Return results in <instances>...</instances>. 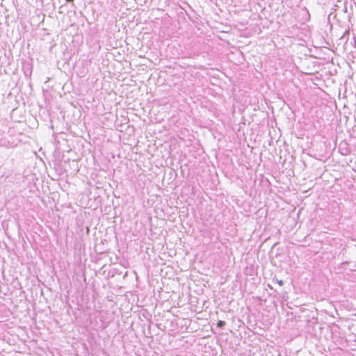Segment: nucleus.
Segmentation results:
<instances>
[{
	"label": "nucleus",
	"mask_w": 356,
	"mask_h": 356,
	"mask_svg": "<svg viewBox=\"0 0 356 356\" xmlns=\"http://www.w3.org/2000/svg\"><path fill=\"white\" fill-rule=\"evenodd\" d=\"M227 153L224 152V175L227 177L231 178L235 175V168L233 163L232 156L234 155L232 149L226 151Z\"/></svg>",
	"instance_id": "f257e3e1"
},
{
	"label": "nucleus",
	"mask_w": 356,
	"mask_h": 356,
	"mask_svg": "<svg viewBox=\"0 0 356 356\" xmlns=\"http://www.w3.org/2000/svg\"><path fill=\"white\" fill-rule=\"evenodd\" d=\"M339 152L341 155L346 156L350 154L351 149L349 147L348 143L343 140L339 145Z\"/></svg>",
	"instance_id": "f03ea898"
},
{
	"label": "nucleus",
	"mask_w": 356,
	"mask_h": 356,
	"mask_svg": "<svg viewBox=\"0 0 356 356\" xmlns=\"http://www.w3.org/2000/svg\"><path fill=\"white\" fill-rule=\"evenodd\" d=\"M216 343L219 345L220 349H221V352L222 353V337L220 334H219L218 336H216Z\"/></svg>",
	"instance_id": "7ed1b4c3"
},
{
	"label": "nucleus",
	"mask_w": 356,
	"mask_h": 356,
	"mask_svg": "<svg viewBox=\"0 0 356 356\" xmlns=\"http://www.w3.org/2000/svg\"><path fill=\"white\" fill-rule=\"evenodd\" d=\"M144 334L147 337H152V332H151V324H150V323L147 325V332L146 333L144 331Z\"/></svg>",
	"instance_id": "20e7f679"
},
{
	"label": "nucleus",
	"mask_w": 356,
	"mask_h": 356,
	"mask_svg": "<svg viewBox=\"0 0 356 356\" xmlns=\"http://www.w3.org/2000/svg\"><path fill=\"white\" fill-rule=\"evenodd\" d=\"M31 74H32L31 67H27L26 70H24V75L26 76H31Z\"/></svg>",
	"instance_id": "39448f33"
},
{
	"label": "nucleus",
	"mask_w": 356,
	"mask_h": 356,
	"mask_svg": "<svg viewBox=\"0 0 356 356\" xmlns=\"http://www.w3.org/2000/svg\"><path fill=\"white\" fill-rule=\"evenodd\" d=\"M231 30V27L227 24H224V33H229Z\"/></svg>",
	"instance_id": "423d86ee"
},
{
	"label": "nucleus",
	"mask_w": 356,
	"mask_h": 356,
	"mask_svg": "<svg viewBox=\"0 0 356 356\" xmlns=\"http://www.w3.org/2000/svg\"><path fill=\"white\" fill-rule=\"evenodd\" d=\"M349 33H350L349 31H346L343 33V34L342 35V36L340 38V39H341V40H343V39L346 37V35H349Z\"/></svg>",
	"instance_id": "0eeeda50"
},
{
	"label": "nucleus",
	"mask_w": 356,
	"mask_h": 356,
	"mask_svg": "<svg viewBox=\"0 0 356 356\" xmlns=\"http://www.w3.org/2000/svg\"><path fill=\"white\" fill-rule=\"evenodd\" d=\"M217 326L218 327H222V321H218V323H217Z\"/></svg>",
	"instance_id": "6e6552de"
},
{
	"label": "nucleus",
	"mask_w": 356,
	"mask_h": 356,
	"mask_svg": "<svg viewBox=\"0 0 356 356\" xmlns=\"http://www.w3.org/2000/svg\"><path fill=\"white\" fill-rule=\"evenodd\" d=\"M276 282H277V284H278L280 286H283V284H284V282H283V280H278L277 279H276Z\"/></svg>",
	"instance_id": "1a4fd4ad"
},
{
	"label": "nucleus",
	"mask_w": 356,
	"mask_h": 356,
	"mask_svg": "<svg viewBox=\"0 0 356 356\" xmlns=\"http://www.w3.org/2000/svg\"><path fill=\"white\" fill-rule=\"evenodd\" d=\"M65 1H66V2H67V3H73V2H74V0H65Z\"/></svg>",
	"instance_id": "9d476101"
},
{
	"label": "nucleus",
	"mask_w": 356,
	"mask_h": 356,
	"mask_svg": "<svg viewBox=\"0 0 356 356\" xmlns=\"http://www.w3.org/2000/svg\"><path fill=\"white\" fill-rule=\"evenodd\" d=\"M157 327H158L159 329H161V326H159V325H157Z\"/></svg>",
	"instance_id": "9b49d317"
},
{
	"label": "nucleus",
	"mask_w": 356,
	"mask_h": 356,
	"mask_svg": "<svg viewBox=\"0 0 356 356\" xmlns=\"http://www.w3.org/2000/svg\"><path fill=\"white\" fill-rule=\"evenodd\" d=\"M355 121L356 122V119L355 120Z\"/></svg>",
	"instance_id": "f8f14e48"
}]
</instances>
